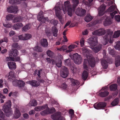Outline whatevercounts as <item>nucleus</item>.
<instances>
[{
  "mask_svg": "<svg viewBox=\"0 0 120 120\" xmlns=\"http://www.w3.org/2000/svg\"><path fill=\"white\" fill-rule=\"evenodd\" d=\"M105 33L107 34V36L105 38H108V36H111L112 35L113 32L110 29L105 30L104 29L101 28L95 30L93 32L92 34L93 35L101 36L104 35Z\"/></svg>",
  "mask_w": 120,
  "mask_h": 120,
  "instance_id": "f257e3e1",
  "label": "nucleus"
},
{
  "mask_svg": "<svg viewBox=\"0 0 120 120\" xmlns=\"http://www.w3.org/2000/svg\"><path fill=\"white\" fill-rule=\"evenodd\" d=\"M11 102L10 100H8L3 107V110L6 114L7 116H11L12 112L11 108Z\"/></svg>",
  "mask_w": 120,
  "mask_h": 120,
  "instance_id": "f03ea898",
  "label": "nucleus"
},
{
  "mask_svg": "<svg viewBox=\"0 0 120 120\" xmlns=\"http://www.w3.org/2000/svg\"><path fill=\"white\" fill-rule=\"evenodd\" d=\"M97 37L93 36L89 38V43L90 46L93 47L97 45L98 43Z\"/></svg>",
  "mask_w": 120,
  "mask_h": 120,
  "instance_id": "7ed1b4c3",
  "label": "nucleus"
},
{
  "mask_svg": "<svg viewBox=\"0 0 120 120\" xmlns=\"http://www.w3.org/2000/svg\"><path fill=\"white\" fill-rule=\"evenodd\" d=\"M61 113L58 112L51 116V118L54 120H65V118L61 116Z\"/></svg>",
  "mask_w": 120,
  "mask_h": 120,
  "instance_id": "20e7f679",
  "label": "nucleus"
},
{
  "mask_svg": "<svg viewBox=\"0 0 120 120\" xmlns=\"http://www.w3.org/2000/svg\"><path fill=\"white\" fill-rule=\"evenodd\" d=\"M73 57L74 61L76 64H79L82 62V59L81 56L79 55L78 53L74 54Z\"/></svg>",
  "mask_w": 120,
  "mask_h": 120,
  "instance_id": "39448f33",
  "label": "nucleus"
},
{
  "mask_svg": "<svg viewBox=\"0 0 120 120\" xmlns=\"http://www.w3.org/2000/svg\"><path fill=\"white\" fill-rule=\"evenodd\" d=\"M106 103L104 102H99L98 104L95 103L94 105V108L97 109H103L106 105Z\"/></svg>",
  "mask_w": 120,
  "mask_h": 120,
  "instance_id": "423d86ee",
  "label": "nucleus"
},
{
  "mask_svg": "<svg viewBox=\"0 0 120 120\" xmlns=\"http://www.w3.org/2000/svg\"><path fill=\"white\" fill-rule=\"evenodd\" d=\"M69 71L68 68L65 66L62 67V68L61 71L60 75L61 76L64 78L67 77L68 75Z\"/></svg>",
  "mask_w": 120,
  "mask_h": 120,
  "instance_id": "0eeeda50",
  "label": "nucleus"
},
{
  "mask_svg": "<svg viewBox=\"0 0 120 120\" xmlns=\"http://www.w3.org/2000/svg\"><path fill=\"white\" fill-rule=\"evenodd\" d=\"M105 8V6L104 4L100 6V8L98 10V14L99 16H101L104 15Z\"/></svg>",
  "mask_w": 120,
  "mask_h": 120,
  "instance_id": "6e6552de",
  "label": "nucleus"
},
{
  "mask_svg": "<svg viewBox=\"0 0 120 120\" xmlns=\"http://www.w3.org/2000/svg\"><path fill=\"white\" fill-rule=\"evenodd\" d=\"M17 8L16 7L9 6L7 8V10L9 12L13 13L15 14L17 12Z\"/></svg>",
  "mask_w": 120,
  "mask_h": 120,
  "instance_id": "1a4fd4ad",
  "label": "nucleus"
},
{
  "mask_svg": "<svg viewBox=\"0 0 120 120\" xmlns=\"http://www.w3.org/2000/svg\"><path fill=\"white\" fill-rule=\"evenodd\" d=\"M85 9H82L80 10L79 9H77L75 12L76 14L77 15L81 16H84L86 13Z\"/></svg>",
  "mask_w": 120,
  "mask_h": 120,
  "instance_id": "9d476101",
  "label": "nucleus"
},
{
  "mask_svg": "<svg viewBox=\"0 0 120 120\" xmlns=\"http://www.w3.org/2000/svg\"><path fill=\"white\" fill-rule=\"evenodd\" d=\"M30 84L34 87H37L40 86L39 82L37 80H32L28 81Z\"/></svg>",
  "mask_w": 120,
  "mask_h": 120,
  "instance_id": "9b49d317",
  "label": "nucleus"
},
{
  "mask_svg": "<svg viewBox=\"0 0 120 120\" xmlns=\"http://www.w3.org/2000/svg\"><path fill=\"white\" fill-rule=\"evenodd\" d=\"M8 65L9 68L11 70H15L16 68V63L15 62L12 61L8 62Z\"/></svg>",
  "mask_w": 120,
  "mask_h": 120,
  "instance_id": "f8f14e48",
  "label": "nucleus"
},
{
  "mask_svg": "<svg viewBox=\"0 0 120 120\" xmlns=\"http://www.w3.org/2000/svg\"><path fill=\"white\" fill-rule=\"evenodd\" d=\"M102 45L101 44H99L95 47H91L92 50L95 53L98 52L101 49Z\"/></svg>",
  "mask_w": 120,
  "mask_h": 120,
  "instance_id": "ddd939ff",
  "label": "nucleus"
},
{
  "mask_svg": "<svg viewBox=\"0 0 120 120\" xmlns=\"http://www.w3.org/2000/svg\"><path fill=\"white\" fill-rule=\"evenodd\" d=\"M19 54V52L16 49H12L9 53V56L11 57H16Z\"/></svg>",
  "mask_w": 120,
  "mask_h": 120,
  "instance_id": "4468645a",
  "label": "nucleus"
},
{
  "mask_svg": "<svg viewBox=\"0 0 120 120\" xmlns=\"http://www.w3.org/2000/svg\"><path fill=\"white\" fill-rule=\"evenodd\" d=\"M112 22L111 18L108 16H106V19L105 20L104 24V26H106L111 24Z\"/></svg>",
  "mask_w": 120,
  "mask_h": 120,
  "instance_id": "2eb2a0df",
  "label": "nucleus"
},
{
  "mask_svg": "<svg viewBox=\"0 0 120 120\" xmlns=\"http://www.w3.org/2000/svg\"><path fill=\"white\" fill-rule=\"evenodd\" d=\"M41 45L44 47H46L48 46V43L47 40L45 38L41 39Z\"/></svg>",
  "mask_w": 120,
  "mask_h": 120,
  "instance_id": "dca6fc26",
  "label": "nucleus"
},
{
  "mask_svg": "<svg viewBox=\"0 0 120 120\" xmlns=\"http://www.w3.org/2000/svg\"><path fill=\"white\" fill-rule=\"evenodd\" d=\"M70 3V2L69 1H68L64 2V8L63 7V6H62V10L64 11L65 12V11H66L67 9L70 8L69 5Z\"/></svg>",
  "mask_w": 120,
  "mask_h": 120,
  "instance_id": "f3484780",
  "label": "nucleus"
},
{
  "mask_svg": "<svg viewBox=\"0 0 120 120\" xmlns=\"http://www.w3.org/2000/svg\"><path fill=\"white\" fill-rule=\"evenodd\" d=\"M51 31L53 34V35L55 37H56L57 36L58 30L56 27L55 26L52 27Z\"/></svg>",
  "mask_w": 120,
  "mask_h": 120,
  "instance_id": "a211bd4d",
  "label": "nucleus"
},
{
  "mask_svg": "<svg viewBox=\"0 0 120 120\" xmlns=\"http://www.w3.org/2000/svg\"><path fill=\"white\" fill-rule=\"evenodd\" d=\"M48 107L47 105H45L42 106H39L35 107L34 109L36 111H39L45 109Z\"/></svg>",
  "mask_w": 120,
  "mask_h": 120,
  "instance_id": "6ab92c4d",
  "label": "nucleus"
},
{
  "mask_svg": "<svg viewBox=\"0 0 120 120\" xmlns=\"http://www.w3.org/2000/svg\"><path fill=\"white\" fill-rule=\"evenodd\" d=\"M115 64L116 67H118L120 65V56H118L115 59Z\"/></svg>",
  "mask_w": 120,
  "mask_h": 120,
  "instance_id": "aec40b11",
  "label": "nucleus"
},
{
  "mask_svg": "<svg viewBox=\"0 0 120 120\" xmlns=\"http://www.w3.org/2000/svg\"><path fill=\"white\" fill-rule=\"evenodd\" d=\"M101 63L103 68L105 69H106L108 67V64L107 61L105 60H101Z\"/></svg>",
  "mask_w": 120,
  "mask_h": 120,
  "instance_id": "412c9836",
  "label": "nucleus"
},
{
  "mask_svg": "<svg viewBox=\"0 0 120 120\" xmlns=\"http://www.w3.org/2000/svg\"><path fill=\"white\" fill-rule=\"evenodd\" d=\"M109 92L107 91H105L100 93L99 96L101 97H105L107 96L109 94Z\"/></svg>",
  "mask_w": 120,
  "mask_h": 120,
  "instance_id": "4be33fe9",
  "label": "nucleus"
},
{
  "mask_svg": "<svg viewBox=\"0 0 120 120\" xmlns=\"http://www.w3.org/2000/svg\"><path fill=\"white\" fill-rule=\"evenodd\" d=\"M21 115V113L19 110L17 109H16L15 111L14 117L16 119H18L20 117Z\"/></svg>",
  "mask_w": 120,
  "mask_h": 120,
  "instance_id": "5701e85b",
  "label": "nucleus"
},
{
  "mask_svg": "<svg viewBox=\"0 0 120 120\" xmlns=\"http://www.w3.org/2000/svg\"><path fill=\"white\" fill-rule=\"evenodd\" d=\"M93 19V17L89 14H87L84 18L85 21L88 22L90 21Z\"/></svg>",
  "mask_w": 120,
  "mask_h": 120,
  "instance_id": "b1692460",
  "label": "nucleus"
},
{
  "mask_svg": "<svg viewBox=\"0 0 120 120\" xmlns=\"http://www.w3.org/2000/svg\"><path fill=\"white\" fill-rule=\"evenodd\" d=\"M77 46V45L74 44H72L70 45L68 47L69 49L66 50V52L68 53L72 51V49L76 47Z\"/></svg>",
  "mask_w": 120,
  "mask_h": 120,
  "instance_id": "393cba45",
  "label": "nucleus"
},
{
  "mask_svg": "<svg viewBox=\"0 0 120 120\" xmlns=\"http://www.w3.org/2000/svg\"><path fill=\"white\" fill-rule=\"evenodd\" d=\"M55 12L56 16L58 17L59 21L60 22H61V21L62 20V16H61L59 14V12H60V11L58 10L57 9H55Z\"/></svg>",
  "mask_w": 120,
  "mask_h": 120,
  "instance_id": "a878e982",
  "label": "nucleus"
},
{
  "mask_svg": "<svg viewBox=\"0 0 120 120\" xmlns=\"http://www.w3.org/2000/svg\"><path fill=\"white\" fill-rule=\"evenodd\" d=\"M88 76V73L87 72L84 71L82 72V77L83 80L84 81L86 80Z\"/></svg>",
  "mask_w": 120,
  "mask_h": 120,
  "instance_id": "bb28decb",
  "label": "nucleus"
},
{
  "mask_svg": "<svg viewBox=\"0 0 120 120\" xmlns=\"http://www.w3.org/2000/svg\"><path fill=\"white\" fill-rule=\"evenodd\" d=\"M82 51L83 53L86 56H87L88 54L90 53V50L87 49L86 47H84L82 49Z\"/></svg>",
  "mask_w": 120,
  "mask_h": 120,
  "instance_id": "cd10ccee",
  "label": "nucleus"
},
{
  "mask_svg": "<svg viewBox=\"0 0 120 120\" xmlns=\"http://www.w3.org/2000/svg\"><path fill=\"white\" fill-rule=\"evenodd\" d=\"M37 104V101L34 99H33L29 103V105L30 106H35Z\"/></svg>",
  "mask_w": 120,
  "mask_h": 120,
  "instance_id": "c85d7f7f",
  "label": "nucleus"
},
{
  "mask_svg": "<svg viewBox=\"0 0 120 120\" xmlns=\"http://www.w3.org/2000/svg\"><path fill=\"white\" fill-rule=\"evenodd\" d=\"M119 99L118 98H116L112 102L111 105L114 106L118 104L119 102Z\"/></svg>",
  "mask_w": 120,
  "mask_h": 120,
  "instance_id": "c756f323",
  "label": "nucleus"
},
{
  "mask_svg": "<svg viewBox=\"0 0 120 120\" xmlns=\"http://www.w3.org/2000/svg\"><path fill=\"white\" fill-rule=\"evenodd\" d=\"M31 26L30 25L28 24L23 27L22 29L23 32H25L29 30Z\"/></svg>",
  "mask_w": 120,
  "mask_h": 120,
  "instance_id": "7c9ffc66",
  "label": "nucleus"
},
{
  "mask_svg": "<svg viewBox=\"0 0 120 120\" xmlns=\"http://www.w3.org/2000/svg\"><path fill=\"white\" fill-rule=\"evenodd\" d=\"M117 85L116 84H114L110 86L109 87L111 91L116 90L117 89Z\"/></svg>",
  "mask_w": 120,
  "mask_h": 120,
  "instance_id": "2f4dec72",
  "label": "nucleus"
},
{
  "mask_svg": "<svg viewBox=\"0 0 120 120\" xmlns=\"http://www.w3.org/2000/svg\"><path fill=\"white\" fill-rule=\"evenodd\" d=\"M23 24L21 23H17L15 24L13 26L15 30L19 29V27H21L23 26Z\"/></svg>",
  "mask_w": 120,
  "mask_h": 120,
  "instance_id": "473e14b6",
  "label": "nucleus"
},
{
  "mask_svg": "<svg viewBox=\"0 0 120 120\" xmlns=\"http://www.w3.org/2000/svg\"><path fill=\"white\" fill-rule=\"evenodd\" d=\"M43 14V12L42 11H41L38 14V19L39 21H41L42 19H44V17L41 16Z\"/></svg>",
  "mask_w": 120,
  "mask_h": 120,
  "instance_id": "72a5a7b5",
  "label": "nucleus"
},
{
  "mask_svg": "<svg viewBox=\"0 0 120 120\" xmlns=\"http://www.w3.org/2000/svg\"><path fill=\"white\" fill-rule=\"evenodd\" d=\"M71 84L72 85L74 86L76 85L77 86H78L79 85V83L78 81L72 79H71Z\"/></svg>",
  "mask_w": 120,
  "mask_h": 120,
  "instance_id": "f704fd0d",
  "label": "nucleus"
},
{
  "mask_svg": "<svg viewBox=\"0 0 120 120\" xmlns=\"http://www.w3.org/2000/svg\"><path fill=\"white\" fill-rule=\"evenodd\" d=\"M14 15L9 14L7 15L6 16V19L8 20H12L15 17Z\"/></svg>",
  "mask_w": 120,
  "mask_h": 120,
  "instance_id": "c9c22d12",
  "label": "nucleus"
},
{
  "mask_svg": "<svg viewBox=\"0 0 120 120\" xmlns=\"http://www.w3.org/2000/svg\"><path fill=\"white\" fill-rule=\"evenodd\" d=\"M25 84V82L22 80H19L17 86L20 87H24Z\"/></svg>",
  "mask_w": 120,
  "mask_h": 120,
  "instance_id": "e433bc0d",
  "label": "nucleus"
},
{
  "mask_svg": "<svg viewBox=\"0 0 120 120\" xmlns=\"http://www.w3.org/2000/svg\"><path fill=\"white\" fill-rule=\"evenodd\" d=\"M8 79H11L14 77V72L13 71H11L8 74Z\"/></svg>",
  "mask_w": 120,
  "mask_h": 120,
  "instance_id": "4c0bfd02",
  "label": "nucleus"
},
{
  "mask_svg": "<svg viewBox=\"0 0 120 120\" xmlns=\"http://www.w3.org/2000/svg\"><path fill=\"white\" fill-rule=\"evenodd\" d=\"M34 50L38 52H41L43 51L41 47L38 46H35Z\"/></svg>",
  "mask_w": 120,
  "mask_h": 120,
  "instance_id": "58836bf2",
  "label": "nucleus"
},
{
  "mask_svg": "<svg viewBox=\"0 0 120 120\" xmlns=\"http://www.w3.org/2000/svg\"><path fill=\"white\" fill-rule=\"evenodd\" d=\"M9 3L12 4H19L20 3V0H9Z\"/></svg>",
  "mask_w": 120,
  "mask_h": 120,
  "instance_id": "ea45409f",
  "label": "nucleus"
},
{
  "mask_svg": "<svg viewBox=\"0 0 120 120\" xmlns=\"http://www.w3.org/2000/svg\"><path fill=\"white\" fill-rule=\"evenodd\" d=\"M42 69H40L39 70H35L34 71V73L35 74H36L38 76V78H41V76H40V72L42 71Z\"/></svg>",
  "mask_w": 120,
  "mask_h": 120,
  "instance_id": "a19ab883",
  "label": "nucleus"
},
{
  "mask_svg": "<svg viewBox=\"0 0 120 120\" xmlns=\"http://www.w3.org/2000/svg\"><path fill=\"white\" fill-rule=\"evenodd\" d=\"M46 34L48 37H49L51 35V33L50 30L49 28H46L45 30Z\"/></svg>",
  "mask_w": 120,
  "mask_h": 120,
  "instance_id": "79ce46f5",
  "label": "nucleus"
},
{
  "mask_svg": "<svg viewBox=\"0 0 120 120\" xmlns=\"http://www.w3.org/2000/svg\"><path fill=\"white\" fill-rule=\"evenodd\" d=\"M120 35V30H118L116 31L113 35L114 38H116L118 37Z\"/></svg>",
  "mask_w": 120,
  "mask_h": 120,
  "instance_id": "37998d69",
  "label": "nucleus"
},
{
  "mask_svg": "<svg viewBox=\"0 0 120 120\" xmlns=\"http://www.w3.org/2000/svg\"><path fill=\"white\" fill-rule=\"evenodd\" d=\"M46 110H44L41 111L40 113V114L41 115L45 116V115L49 114V112H48V108L46 109Z\"/></svg>",
  "mask_w": 120,
  "mask_h": 120,
  "instance_id": "c03bdc74",
  "label": "nucleus"
},
{
  "mask_svg": "<svg viewBox=\"0 0 120 120\" xmlns=\"http://www.w3.org/2000/svg\"><path fill=\"white\" fill-rule=\"evenodd\" d=\"M88 62L89 64L92 67H94L95 63L94 61L90 60V62Z\"/></svg>",
  "mask_w": 120,
  "mask_h": 120,
  "instance_id": "a18cd8bd",
  "label": "nucleus"
},
{
  "mask_svg": "<svg viewBox=\"0 0 120 120\" xmlns=\"http://www.w3.org/2000/svg\"><path fill=\"white\" fill-rule=\"evenodd\" d=\"M47 108H48V112H49V114H52L54 113L55 112V109L54 108L51 109H49L48 107L45 108V109H47Z\"/></svg>",
  "mask_w": 120,
  "mask_h": 120,
  "instance_id": "49530a36",
  "label": "nucleus"
},
{
  "mask_svg": "<svg viewBox=\"0 0 120 120\" xmlns=\"http://www.w3.org/2000/svg\"><path fill=\"white\" fill-rule=\"evenodd\" d=\"M115 48L116 49L120 50V41L117 42Z\"/></svg>",
  "mask_w": 120,
  "mask_h": 120,
  "instance_id": "de8ad7c7",
  "label": "nucleus"
},
{
  "mask_svg": "<svg viewBox=\"0 0 120 120\" xmlns=\"http://www.w3.org/2000/svg\"><path fill=\"white\" fill-rule=\"evenodd\" d=\"M48 56L51 57H52L53 56L54 53L51 51L49 50L47 52Z\"/></svg>",
  "mask_w": 120,
  "mask_h": 120,
  "instance_id": "09e8293b",
  "label": "nucleus"
},
{
  "mask_svg": "<svg viewBox=\"0 0 120 120\" xmlns=\"http://www.w3.org/2000/svg\"><path fill=\"white\" fill-rule=\"evenodd\" d=\"M21 20L20 17H17L15 18L14 20H13V22L14 23L19 22Z\"/></svg>",
  "mask_w": 120,
  "mask_h": 120,
  "instance_id": "8fccbe9b",
  "label": "nucleus"
},
{
  "mask_svg": "<svg viewBox=\"0 0 120 120\" xmlns=\"http://www.w3.org/2000/svg\"><path fill=\"white\" fill-rule=\"evenodd\" d=\"M64 63L65 65H70L71 64L70 59H68L64 60Z\"/></svg>",
  "mask_w": 120,
  "mask_h": 120,
  "instance_id": "3c124183",
  "label": "nucleus"
},
{
  "mask_svg": "<svg viewBox=\"0 0 120 120\" xmlns=\"http://www.w3.org/2000/svg\"><path fill=\"white\" fill-rule=\"evenodd\" d=\"M115 6L113 5H112L108 9V11H109L111 12L114 11L115 10Z\"/></svg>",
  "mask_w": 120,
  "mask_h": 120,
  "instance_id": "603ef678",
  "label": "nucleus"
},
{
  "mask_svg": "<svg viewBox=\"0 0 120 120\" xmlns=\"http://www.w3.org/2000/svg\"><path fill=\"white\" fill-rule=\"evenodd\" d=\"M88 64V62L86 61V60H85V61L84 62L83 67L84 69L87 70H88V68L87 66V65Z\"/></svg>",
  "mask_w": 120,
  "mask_h": 120,
  "instance_id": "864d4df0",
  "label": "nucleus"
},
{
  "mask_svg": "<svg viewBox=\"0 0 120 120\" xmlns=\"http://www.w3.org/2000/svg\"><path fill=\"white\" fill-rule=\"evenodd\" d=\"M67 10H68V15L71 17L72 15V8H69Z\"/></svg>",
  "mask_w": 120,
  "mask_h": 120,
  "instance_id": "5fc2aeb1",
  "label": "nucleus"
},
{
  "mask_svg": "<svg viewBox=\"0 0 120 120\" xmlns=\"http://www.w3.org/2000/svg\"><path fill=\"white\" fill-rule=\"evenodd\" d=\"M25 40L31 38V35L30 34H26L24 35Z\"/></svg>",
  "mask_w": 120,
  "mask_h": 120,
  "instance_id": "6e6d98bb",
  "label": "nucleus"
},
{
  "mask_svg": "<svg viewBox=\"0 0 120 120\" xmlns=\"http://www.w3.org/2000/svg\"><path fill=\"white\" fill-rule=\"evenodd\" d=\"M19 80L15 79L13 81L12 83L13 85L15 86H17Z\"/></svg>",
  "mask_w": 120,
  "mask_h": 120,
  "instance_id": "4d7b16f0",
  "label": "nucleus"
},
{
  "mask_svg": "<svg viewBox=\"0 0 120 120\" xmlns=\"http://www.w3.org/2000/svg\"><path fill=\"white\" fill-rule=\"evenodd\" d=\"M5 115L4 114L3 112L1 110H0V117L3 118L2 120L0 119L1 120H3V119L5 120L4 119V118L5 117Z\"/></svg>",
  "mask_w": 120,
  "mask_h": 120,
  "instance_id": "13d9d810",
  "label": "nucleus"
},
{
  "mask_svg": "<svg viewBox=\"0 0 120 120\" xmlns=\"http://www.w3.org/2000/svg\"><path fill=\"white\" fill-rule=\"evenodd\" d=\"M12 46L14 48L16 49H19V46L18 44L17 43H14L12 45Z\"/></svg>",
  "mask_w": 120,
  "mask_h": 120,
  "instance_id": "bf43d9fd",
  "label": "nucleus"
},
{
  "mask_svg": "<svg viewBox=\"0 0 120 120\" xmlns=\"http://www.w3.org/2000/svg\"><path fill=\"white\" fill-rule=\"evenodd\" d=\"M3 25L4 27H6L11 28L13 26V25H12L11 24L8 23L7 24H4L3 23Z\"/></svg>",
  "mask_w": 120,
  "mask_h": 120,
  "instance_id": "052dcab7",
  "label": "nucleus"
},
{
  "mask_svg": "<svg viewBox=\"0 0 120 120\" xmlns=\"http://www.w3.org/2000/svg\"><path fill=\"white\" fill-rule=\"evenodd\" d=\"M37 80H38V81L39 83H43L45 82V80L42 79L38 78H37Z\"/></svg>",
  "mask_w": 120,
  "mask_h": 120,
  "instance_id": "680f3d73",
  "label": "nucleus"
},
{
  "mask_svg": "<svg viewBox=\"0 0 120 120\" xmlns=\"http://www.w3.org/2000/svg\"><path fill=\"white\" fill-rule=\"evenodd\" d=\"M72 2L75 6H76L79 3V0H72Z\"/></svg>",
  "mask_w": 120,
  "mask_h": 120,
  "instance_id": "e2e57ef3",
  "label": "nucleus"
},
{
  "mask_svg": "<svg viewBox=\"0 0 120 120\" xmlns=\"http://www.w3.org/2000/svg\"><path fill=\"white\" fill-rule=\"evenodd\" d=\"M20 58L19 56H17L14 57L13 61H19L20 60Z\"/></svg>",
  "mask_w": 120,
  "mask_h": 120,
  "instance_id": "0e129e2a",
  "label": "nucleus"
},
{
  "mask_svg": "<svg viewBox=\"0 0 120 120\" xmlns=\"http://www.w3.org/2000/svg\"><path fill=\"white\" fill-rule=\"evenodd\" d=\"M19 38V40H25V38L24 35H19L18 36Z\"/></svg>",
  "mask_w": 120,
  "mask_h": 120,
  "instance_id": "69168bd1",
  "label": "nucleus"
},
{
  "mask_svg": "<svg viewBox=\"0 0 120 120\" xmlns=\"http://www.w3.org/2000/svg\"><path fill=\"white\" fill-rule=\"evenodd\" d=\"M66 49V46L64 45H63L62 46V47L61 48H60V49H58V50L61 51H64L65 50V49Z\"/></svg>",
  "mask_w": 120,
  "mask_h": 120,
  "instance_id": "338daca9",
  "label": "nucleus"
},
{
  "mask_svg": "<svg viewBox=\"0 0 120 120\" xmlns=\"http://www.w3.org/2000/svg\"><path fill=\"white\" fill-rule=\"evenodd\" d=\"M115 18L116 21L120 22V15H115L114 17Z\"/></svg>",
  "mask_w": 120,
  "mask_h": 120,
  "instance_id": "774afa93",
  "label": "nucleus"
}]
</instances>
